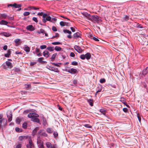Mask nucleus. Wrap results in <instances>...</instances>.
Instances as JSON below:
<instances>
[{"label":"nucleus","mask_w":148,"mask_h":148,"mask_svg":"<svg viewBox=\"0 0 148 148\" xmlns=\"http://www.w3.org/2000/svg\"><path fill=\"white\" fill-rule=\"evenodd\" d=\"M7 116L8 118V121L10 122L12 119V115L11 112H10L9 114H7Z\"/></svg>","instance_id":"nucleus-6"},{"label":"nucleus","mask_w":148,"mask_h":148,"mask_svg":"<svg viewBox=\"0 0 148 148\" xmlns=\"http://www.w3.org/2000/svg\"><path fill=\"white\" fill-rule=\"evenodd\" d=\"M98 88H99V90H97V91L96 92L97 93L101 91L102 89V86H100L98 87Z\"/></svg>","instance_id":"nucleus-31"},{"label":"nucleus","mask_w":148,"mask_h":148,"mask_svg":"<svg viewBox=\"0 0 148 148\" xmlns=\"http://www.w3.org/2000/svg\"><path fill=\"white\" fill-rule=\"evenodd\" d=\"M40 51V49L39 48H36V53L39 52Z\"/></svg>","instance_id":"nucleus-62"},{"label":"nucleus","mask_w":148,"mask_h":148,"mask_svg":"<svg viewBox=\"0 0 148 148\" xmlns=\"http://www.w3.org/2000/svg\"><path fill=\"white\" fill-rule=\"evenodd\" d=\"M72 64L73 65H77L78 64L76 62L74 61L72 62Z\"/></svg>","instance_id":"nucleus-50"},{"label":"nucleus","mask_w":148,"mask_h":148,"mask_svg":"<svg viewBox=\"0 0 148 148\" xmlns=\"http://www.w3.org/2000/svg\"><path fill=\"white\" fill-rule=\"evenodd\" d=\"M6 66H4V68L5 69H10L13 67V65L12 63L8 61L5 62Z\"/></svg>","instance_id":"nucleus-3"},{"label":"nucleus","mask_w":148,"mask_h":148,"mask_svg":"<svg viewBox=\"0 0 148 148\" xmlns=\"http://www.w3.org/2000/svg\"><path fill=\"white\" fill-rule=\"evenodd\" d=\"M106 80L104 78L101 79L100 80V82L101 83H103L105 82Z\"/></svg>","instance_id":"nucleus-33"},{"label":"nucleus","mask_w":148,"mask_h":148,"mask_svg":"<svg viewBox=\"0 0 148 148\" xmlns=\"http://www.w3.org/2000/svg\"><path fill=\"white\" fill-rule=\"evenodd\" d=\"M74 48L75 50L79 53H81L83 51L79 46L77 45H75L74 47Z\"/></svg>","instance_id":"nucleus-4"},{"label":"nucleus","mask_w":148,"mask_h":148,"mask_svg":"<svg viewBox=\"0 0 148 148\" xmlns=\"http://www.w3.org/2000/svg\"><path fill=\"white\" fill-rule=\"evenodd\" d=\"M40 33H41L44 34V33H45V31L43 29H40Z\"/></svg>","instance_id":"nucleus-64"},{"label":"nucleus","mask_w":148,"mask_h":148,"mask_svg":"<svg viewBox=\"0 0 148 148\" xmlns=\"http://www.w3.org/2000/svg\"><path fill=\"white\" fill-rule=\"evenodd\" d=\"M39 9L38 8H36L34 6H29L27 8V10H37Z\"/></svg>","instance_id":"nucleus-14"},{"label":"nucleus","mask_w":148,"mask_h":148,"mask_svg":"<svg viewBox=\"0 0 148 148\" xmlns=\"http://www.w3.org/2000/svg\"><path fill=\"white\" fill-rule=\"evenodd\" d=\"M57 53H56L53 54L51 58V60L52 61H53L54 60L55 58L56 57V56H57Z\"/></svg>","instance_id":"nucleus-21"},{"label":"nucleus","mask_w":148,"mask_h":148,"mask_svg":"<svg viewBox=\"0 0 148 148\" xmlns=\"http://www.w3.org/2000/svg\"><path fill=\"white\" fill-rule=\"evenodd\" d=\"M137 27L140 28H143V27L141 25L139 24H138L137 25Z\"/></svg>","instance_id":"nucleus-57"},{"label":"nucleus","mask_w":148,"mask_h":148,"mask_svg":"<svg viewBox=\"0 0 148 148\" xmlns=\"http://www.w3.org/2000/svg\"><path fill=\"white\" fill-rule=\"evenodd\" d=\"M46 145L47 148H51L52 145L50 142H48L46 143Z\"/></svg>","instance_id":"nucleus-26"},{"label":"nucleus","mask_w":148,"mask_h":148,"mask_svg":"<svg viewBox=\"0 0 148 148\" xmlns=\"http://www.w3.org/2000/svg\"><path fill=\"white\" fill-rule=\"evenodd\" d=\"M47 48V46L46 45H42L40 46V48L41 49H44Z\"/></svg>","instance_id":"nucleus-43"},{"label":"nucleus","mask_w":148,"mask_h":148,"mask_svg":"<svg viewBox=\"0 0 148 148\" xmlns=\"http://www.w3.org/2000/svg\"><path fill=\"white\" fill-rule=\"evenodd\" d=\"M22 127L24 129L26 128L27 127V123H23L22 125Z\"/></svg>","instance_id":"nucleus-34"},{"label":"nucleus","mask_w":148,"mask_h":148,"mask_svg":"<svg viewBox=\"0 0 148 148\" xmlns=\"http://www.w3.org/2000/svg\"><path fill=\"white\" fill-rule=\"evenodd\" d=\"M43 55L44 56L46 57V58H48L49 56V51H44L43 52Z\"/></svg>","instance_id":"nucleus-9"},{"label":"nucleus","mask_w":148,"mask_h":148,"mask_svg":"<svg viewBox=\"0 0 148 148\" xmlns=\"http://www.w3.org/2000/svg\"><path fill=\"white\" fill-rule=\"evenodd\" d=\"M44 59V58L43 57L40 58L38 59V61L40 63L43 62V63H44L45 62L43 61V60Z\"/></svg>","instance_id":"nucleus-25"},{"label":"nucleus","mask_w":148,"mask_h":148,"mask_svg":"<svg viewBox=\"0 0 148 148\" xmlns=\"http://www.w3.org/2000/svg\"><path fill=\"white\" fill-rule=\"evenodd\" d=\"M64 23L65 22L61 21L60 22V25L62 27L64 26H65V24Z\"/></svg>","instance_id":"nucleus-38"},{"label":"nucleus","mask_w":148,"mask_h":148,"mask_svg":"<svg viewBox=\"0 0 148 148\" xmlns=\"http://www.w3.org/2000/svg\"><path fill=\"white\" fill-rule=\"evenodd\" d=\"M53 135L55 137H57L58 136V134L57 133V132H53Z\"/></svg>","instance_id":"nucleus-40"},{"label":"nucleus","mask_w":148,"mask_h":148,"mask_svg":"<svg viewBox=\"0 0 148 148\" xmlns=\"http://www.w3.org/2000/svg\"><path fill=\"white\" fill-rule=\"evenodd\" d=\"M27 117L31 118V120L32 121L38 123L40 122V120L37 118L39 117V115L37 114L32 112L30 113L28 115Z\"/></svg>","instance_id":"nucleus-1"},{"label":"nucleus","mask_w":148,"mask_h":148,"mask_svg":"<svg viewBox=\"0 0 148 148\" xmlns=\"http://www.w3.org/2000/svg\"><path fill=\"white\" fill-rule=\"evenodd\" d=\"M90 20L94 22H95L99 21V17L97 15H92L89 17Z\"/></svg>","instance_id":"nucleus-2"},{"label":"nucleus","mask_w":148,"mask_h":148,"mask_svg":"<svg viewBox=\"0 0 148 148\" xmlns=\"http://www.w3.org/2000/svg\"><path fill=\"white\" fill-rule=\"evenodd\" d=\"M21 144H19L16 145V148H21Z\"/></svg>","instance_id":"nucleus-55"},{"label":"nucleus","mask_w":148,"mask_h":148,"mask_svg":"<svg viewBox=\"0 0 148 148\" xmlns=\"http://www.w3.org/2000/svg\"><path fill=\"white\" fill-rule=\"evenodd\" d=\"M84 126L85 127L88 128H91L92 127V126H91L90 125L88 124H85Z\"/></svg>","instance_id":"nucleus-44"},{"label":"nucleus","mask_w":148,"mask_h":148,"mask_svg":"<svg viewBox=\"0 0 148 148\" xmlns=\"http://www.w3.org/2000/svg\"><path fill=\"white\" fill-rule=\"evenodd\" d=\"M32 20L36 23H37L38 22L37 18L35 17H34L33 18Z\"/></svg>","instance_id":"nucleus-53"},{"label":"nucleus","mask_w":148,"mask_h":148,"mask_svg":"<svg viewBox=\"0 0 148 148\" xmlns=\"http://www.w3.org/2000/svg\"><path fill=\"white\" fill-rule=\"evenodd\" d=\"M80 58L82 60H84L86 58L84 54L80 56Z\"/></svg>","instance_id":"nucleus-42"},{"label":"nucleus","mask_w":148,"mask_h":148,"mask_svg":"<svg viewBox=\"0 0 148 148\" xmlns=\"http://www.w3.org/2000/svg\"><path fill=\"white\" fill-rule=\"evenodd\" d=\"M73 36L74 38H78L80 37V34L79 32H77L74 34Z\"/></svg>","instance_id":"nucleus-11"},{"label":"nucleus","mask_w":148,"mask_h":148,"mask_svg":"<svg viewBox=\"0 0 148 148\" xmlns=\"http://www.w3.org/2000/svg\"><path fill=\"white\" fill-rule=\"evenodd\" d=\"M51 19V18L50 16H47L45 18L43 19L42 21L44 23H45L47 21H50Z\"/></svg>","instance_id":"nucleus-12"},{"label":"nucleus","mask_w":148,"mask_h":148,"mask_svg":"<svg viewBox=\"0 0 148 148\" xmlns=\"http://www.w3.org/2000/svg\"><path fill=\"white\" fill-rule=\"evenodd\" d=\"M51 44L54 45H58L61 44V43L59 42H52V43H51Z\"/></svg>","instance_id":"nucleus-32"},{"label":"nucleus","mask_w":148,"mask_h":148,"mask_svg":"<svg viewBox=\"0 0 148 148\" xmlns=\"http://www.w3.org/2000/svg\"><path fill=\"white\" fill-rule=\"evenodd\" d=\"M88 102L89 103V104L91 106H93V100L92 99H90L87 100Z\"/></svg>","instance_id":"nucleus-22"},{"label":"nucleus","mask_w":148,"mask_h":148,"mask_svg":"<svg viewBox=\"0 0 148 148\" xmlns=\"http://www.w3.org/2000/svg\"><path fill=\"white\" fill-rule=\"evenodd\" d=\"M24 50L26 52H28L30 51L29 48L26 45H25V46Z\"/></svg>","instance_id":"nucleus-23"},{"label":"nucleus","mask_w":148,"mask_h":148,"mask_svg":"<svg viewBox=\"0 0 148 148\" xmlns=\"http://www.w3.org/2000/svg\"><path fill=\"white\" fill-rule=\"evenodd\" d=\"M38 130V127H37L36 128H35L33 131V133H34V134H35L36 133V132H37V131Z\"/></svg>","instance_id":"nucleus-39"},{"label":"nucleus","mask_w":148,"mask_h":148,"mask_svg":"<svg viewBox=\"0 0 148 148\" xmlns=\"http://www.w3.org/2000/svg\"><path fill=\"white\" fill-rule=\"evenodd\" d=\"M85 58L88 60L90 59L91 57V55L90 53H87L85 55Z\"/></svg>","instance_id":"nucleus-15"},{"label":"nucleus","mask_w":148,"mask_h":148,"mask_svg":"<svg viewBox=\"0 0 148 148\" xmlns=\"http://www.w3.org/2000/svg\"><path fill=\"white\" fill-rule=\"evenodd\" d=\"M100 112L103 114L105 113V110L104 109H101L100 110Z\"/></svg>","instance_id":"nucleus-49"},{"label":"nucleus","mask_w":148,"mask_h":148,"mask_svg":"<svg viewBox=\"0 0 148 148\" xmlns=\"http://www.w3.org/2000/svg\"><path fill=\"white\" fill-rule=\"evenodd\" d=\"M71 74H77L78 73V71L77 70L74 68L71 69Z\"/></svg>","instance_id":"nucleus-16"},{"label":"nucleus","mask_w":148,"mask_h":148,"mask_svg":"<svg viewBox=\"0 0 148 148\" xmlns=\"http://www.w3.org/2000/svg\"><path fill=\"white\" fill-rule=\"evenodd\" d=\"M7 48H8L7 46L6 45H5V46H4L3 47V49L4 50H6L7 49Z\"/></svg>","instance_id":"nucleus-63"},{"label":"nucleus","mask_w":148,"mask_h":148,"mask_svg":"<svg viewBox=\"0 0 148 148\" xmlns=\"http://www.w3.org/2000/svg\"><path fill=\"white\" fill-rule=\"evenodd\" d=\"M63 32L65 33H68L69 34H71L72 33L71 32L68 30L64 29L63 30Z\"/></svg>","instance_id":"nucleus-29"},{"label":"nucleus","mask_w":148,"mask_h":148,"mask_svg":"<svg viewBox=\"0 0 148 148\" xmlns=\"http://www.w3.org/2000/svg\"><path fill=\"white\" fill-rule=\"evenodd\" d=\"M62 49V48L59 46H56L55 47V50L57 51H60Z\"/></svg>","instance_id":"nucleus-28"},{"label":"nucleus","mask_w":148,"mask_h":148,"mask_svg":"<svg viewBox=\"0 0 148 148\" xmlns=\"http://www.w3.org/2000/svg\"><path fill=\"white\" fill-rule=\"evenodd\" d=\"M148 73V66L143 71L142 73L144 75H146Z\"/></svg>","instance_id":"nucleus-17"},{"label":"nucleus","mask_w":148,"mask_h":148,"mask_svg":"<svg viewBox=\"0 0 148 148\" xmlns=\"http://www.w3.org/2000/svg\"><path fill=\"white\" fill-rule=\"evenodd\" d=\"M26 29L29 31H33L35 29L32 25H29L27 26L26 28Z\"/></svg>","instance_id":"nucleus-5"},{"label":"nucleus","mask_w":148,"mask_h":148,"mask_svg":"<svg viewBox=\"0 0 148 148\" xmlns=\"http://www.w3.org/2000/svg\"><path fill=\"white\" fill-rule=\"evenodd\" d=\"M21 121V119L19 117H17L16 119V122L18 123H19Z\"/></svg>","instance_id":"nucleus-37"},{"label":"nucleus","mask_w":148,"mask_h":148,"mask_svg":"<svg viewBox=\"0 0 148 148\" xmlns=\"http://www.w3.org/2000/svg\"><path fill=\"white\" fill-rule=\"evenodd\" d=\"M22 6L21 4H18L16 3H14V7L15 8H19L21 7Z\"/></svg>","instance_id":"nucleus-24"},{"label":"nucleus","mask_w":148,"mask_h":148,"mask_svg":"<svg viewBox=\"0 0 148 148\" xmlns=\"http://www.w3.org/2000/svg\"><path fill=\"white\" fill-rule=\"evenodd\" d=\"M8 22L3 20H1L0 22V24L2 25H7Z\"/></svg>","instance_id":"nucleus-19"},{"label":"nucleus","mask_w":148,"mask_h":148,"mask_svg":"<svg viewBox=\"0 0 148 148\" xmlns=\"http://www.w3.org/2000/svg\"><path fill=\"white\" fill-rule=\"evenodd\" d=\"M11 53V49H9L7 51V53L5 54V56L6 57L9 58L10 57Z\"/></svg>","instance_id":"nucleus-13"},{"label":"nucleus","mask_w":148,"mask_h":148,"mask_svg":"<svg viewBox=\"0 0 148 148\" xmlns=\"http://www.w3.org/2000/svg\"><path fill=\"white\" fill-rule=\"evenodd\" d=\"M50 70L56 72H59V71L58 69L54 67H50V69H48Z\"/></svg>","instance_id":"nucleus-10"},{"label":"nucleus","mask_w":148,"mask_h":148,"mask_svg":"<svg viewBox=\"0 0 148 148\" xmlns=\"http://www.w3.org/2000/svg\"><path fill=\"white\" fill-rule=\"evenodd\" d=\"M137 117L139 121L140 122L141 120V119L139 115V114H137Z\"/></svg>","instance_id":"nucleus-59"},{"label":"nucleus","mask_w":148,"mask_h":148,"mask_svg":"<svg viewBox=\"0 0 148 148\" xmlns=\"http://www.w3.org/2000/svg\"><path fill=\"white\" fill-rule=\"evenodd\" d=\"M42 143H43V142L41 141L39 137V138L37 139V144L38 145Z\"/></svg>","instance_id":"nucleus-30"},{"label":"nucleus","mask_w":148,"mask_h":148,"mask_svg":"<svg viewBox=\"0 0 148 148\" xmlns=\"http://www.w3.org/2000/svg\"><path fill=\"white\" fill-rule=\"evenodd\" d=\"M15 130L17 132H21V131L20 130V129L18 127H16L15 128Z\"/></svg>","instance_id":"nucleus-51"},{"label":"nucleus","mask_w":148,"mask_h":148,"mask_svg":"<svg viewBox=\"0 0 148 148\" xmlns=\"http://www.w3.org/2000/svg\"><path fill=\"white\" fill-rule=\"evenodd\" d=\"M59 36V34L58 33H56V35L55 36H53L51 38H54L56 37H58Z\"/></svg>","instance_id":"nucleus-45"},{"label":"nucleus","mask_w":148,"mask_h":148,"mask_svg":"<svg viewBox=\"0 0 148 148\" xmlns=\"http://www.w3.org/2000/svg\"><path fill=\"white\" fill-rule=\"evenodd\" d=\"M64 23L65 24V25H66V26H69L70 25V23L65 22Z\"/></svg>","instance_id":"nucleus-60"},{"label":"nucleus","mask_w":148,"mask_h":148,"mask_svg":"<svg viewBox=\"0 0 148 148\" xmlns=\"http://www.w3.org/2000/svg\"><path fill=\"white\" fill-rule=\"evenodd\" d=\"M47 49L49 51H53L54 50V47H48L47 48Z\"/></svg>","instance_id":"nucleus-27"},{"label":"nucleus","mask_w":148,"mask_h":148,"mask_svg":"<svg viewBox=\"0 0 148 148\" xmlns=\"http://www.w3.org/2000/svg\"><path fill=\"white\" fill-rule=\"evenodd\" d=\"M30 14V13L28 12H25L23 13V15L25 16H27L29 15Z\"/></svg>","instance_id":"nucleus-35"},{"label":"nucleus","mask_w":148,"mask_h":148,"mask_svg":"<svg viewBox=\"0 0 148 148\" xmlns=\"http://www.w3.org/2000/svg\"><path fill=\"white\" fill-rule=\"evenodd\" d=\"M47 16V14H43L42 15L43 19L45 18Z\"/></svg>","instance_id":"nucleus-56"},{"label":"nucleus","mask_w":148,"mask_h":148,"mask_svg":"<svg viewBox=\"0 0 148 148\" xmlns=\"http://www.w3.org/2000/svg\"><path fill=\"white\" fill-rule=\"evenodd\" d=\"M1 34L3 35L6 37H8L10 36L11 34L9 33L2 32L1 33Z\"/></svg>","instance_id":"nucleus-18"},{"label":"nucleus","mask_w":148,"mask_h":148,"mask_svg":"<svg viewBox=\"0 0 148 148\" xmlns=\"http://www.w3.org/2000/svg\"><path fill=\"white\" fill-rule=\"evenodd\" d=\"M1 16L3 18H5L7 16V15L5 14H1Z\"/></svg>","instance_id":"nucleus-47"},{"label":"nucleus","mask_w":148,"mask_h":148,"mask_svg":"<svg viewBox=\"0 0 148 148\" xmlns=\"http://www.w3.org/2000/svg\"><path fill=\"white\" fill-rule=\"evenodd\" d=\"M27 139H28L29 145L32 146V147H34V145L32 140L31 137L29 136Z\"/></svg>","instance_id":"nucleus-8"},{"label":"nucleus","mask_w":148,"mask_h":148,"mask_svg":"<svg viewBox=\"0 0 148 148\" xmlns=\"http://www.w3.org/2000/svg\"><path fill=\"white\" fill-rule=\"evenodd\" d=\"M70 56L71 57H74L75 56V54L73 52H71L70 53Z\"/></svg>","instance_id":"nucleus-61"},{"label":"nucleus","mask_w":148,"mask_h":148,"mask_svg":"<svg viewBox=\"0 0 148 148\" xmlns=\"http://www.w3.org/2000/svg\"><path fill=\"white\" fill-rule=\"evenodd\" d=\"M52 29L54 32H56L57 31V29L55 26H53L52 27Z\"/></svg>","instance_id":"nucleus-52"},{"label":"nucleus","mask_w":148,"mask_h":148,"mask_svg":"<svg viewBox=\"0 0 148 148\" xmlns=\"http://www.w3.org/2000/svg\"><path fill=\"white\" fill-rule=\"evenodd\" d=\"M52 64L57 66H60L58 64H62L61 63H52Z\"/></svg>","instance_id":"nucleus-41"},{"label":"nucleus","mask_w":148,"mask_h":148,"mask_svg":"<svg viewBox=\"0 0 148 148\" xmlns=\"http://www.w3.org/2000/svg\"><path fill=\"white\" fill-rule=\"evenodd\" d=\"M94 40H95V41H99V40L98 39V38L97 37H94L92 38Z\"/></svg>","instance_id":"nucleus-54"},{"label":"nucleus","mask_w":148,"mask_h":148,"mask_svg":"<svg viewBox=\"0 0 148 148\" xmlns=\"http://www.w3.org/2000/svg\"><path fill=\"white\" fill-rule=\"evenodd\" d=\"M40 135L47 136V134L45 132H42L41 134H40Z\"/></svg>","instance_id":"nucleus-46"},{"label":"nucleus","mask_w":148,"mask_h":148,"mask_svg":"<svg viewBox=\"0 0 148 148\" xmlns=\"http://www.w3.org/2000/svg\"><path fill=\"white\" fill-rule=\"evenodd\" d=\"M38 147L39 148H44L43 143L38 144Z\"/></svg>","instance_id":"nucleus-36"},{"label":"nucleus","mask_w":148,"mask_h":148,"mask_svg":"<svg viewBox=\"0 0 148 148\" xmlns=\"http://www.w3.org/2000/svg\"><path fill=\"white\" fill-rule=\"evenodd\" d=\"M47 132L49 134L52 133L53 132V129L51 128H48L46 130Z\"/></svg>","instance_id":"nucleus-20"},{"label":"nucleus","mask_w":148,"mask_h":148,"mask_svg":"<svg viewBox=\"0 0 148 148\" xmlns=\"http://www.w3.org/2000/svg\"><path fill=\"white\" fill-rule=\"evenodd\" d=\"M29 136H21L18 137V140L20 141H22L23 140L27 139Z\"/></svg>","instance_id":"nucleus-7"},{"label":"nucleus","mask_w":148,"mask_h":148,"mask_svg":"<svg viewBox=\"0 0 148 148\" xmlns=\"http://www.w3.org/2000/svg\"><path fill=\"white\" fill-rule=\"evenodd\" d=\"M57 145L56 144H53L51 148H56Z\"/></svg>","instance_id":"nucleus-58"},{"label":"nucleus","mask_w":148,"mask_h":148,"mask_svg":"<svg viewBox=\"0 0 148 148\" xmlns=\"http://www.w3.org/2000/svg\"><path fill=\"white\" fill-rule=\"evenodd\" d=\"M15 72H18L20 71V69L18 68H14L13 70Z\"/></svg>","instance_id":"nucleus-48"}]
</instances>
